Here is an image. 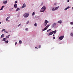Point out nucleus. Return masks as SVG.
<instances>
[{
	"label": "nucleus",
	"instance_id": "nucleus-1",
	"mask_svg": "<svg viewBox=\"0 0 73 73\" xmlns=\"http://www.w3.org/2000/svg\"><path fill=\"white\" fill-rule=\"evenodd\" d=\"M46 9V7H45L43 6L42 7V8L40 10V11L41 12H44V11L45 10V9Z\"/></svg>",
	"mask_w": 73,
	"mask_h": 73
},
{
	"label": "nucleus",
	"instance_id": "nucleus-2",
	"mask_svg": "<svg viewBox=\"0 0 73 73\" xmlns=\"http://www.w3.org/2000/svg\"><path fill=\"white\" fill-rule=\"evenodd\" d=\"M50 26V25H48L46 26V27L42 29V31H46L47 29V28H49V27Z\"/></svg>",
	"mask_w": 73,
	"mask_h": 73
},
{
	"label": "nucleus",
	"instance_id": "nucleus-3",
	"mask_svg": "<svg viewBox=\"0 0 73 73\" xmlns=\"http://www.w3.org/2000/svg\"><path fill=\"white\" fill-rule=\"evenodd\" d=\"M29 14L28 13H26L23 15V16L24 17L27 18V17L29 16Z\"/></svg>",
	"mask_w": 73,
	"mask_h": 73
},
{
	"label": "nucleus",
	"instance_id": "nucleus-4",
	"mask_svg": "<svg viewBox=\"0 0 73 73\" xmlns=\"http://www.w3.org/2000/svg\"><path fill=\"white\" fill-rule=\"evenodd\" d=\"M48 23H49V21H48L47 20H46L44 22V26H46V25H47Z\"/></svg>",
	"mask_w": 73,
	"mask_h": 73
},
{
	"label": "nucleus",
	"instance_id": "nucleus-5",
	"mask_svg": "<svg viewBox=\"0 0 73 73\" xmlns=\"http://www.w3.org/2000/svg\"><path fill=\"white\" fill-rule=\"evenodd\" d=\"M64 36H61L59 37V38L60 40H62L64 38Z\"/></svg>",
	"mask_w": 73,
	"mask_h": 73
},
{
	"label": "nucleus",
	"instance_id": "nucleus-6",
	"mask_svg": "<svg viewBox=\"0 0 73 73\" xmlns=\"http://www.w3.org/2000/svg\"><path fill=\"white\" fill-rule=\"evenodd\" d=\"M53 34V31H52V32L49 33L48 35V36H49L50 35H52Z\"/></svg>",
	"mask_w": 73,
	"mask_h": 73
},
{
	"label": "nucleus",
	"instance_id": "nucleus-7",
	"mask_svg": "<svg viewBox=\"0 0 73 73\" xmlns=\"http://www.w3.org/2000/svg\"><path fill=\"white\" fill-rule=\"evenodd\" d=\"M25 7H26V4L25 3H24L23 6L22 7V8H24Z\"/></svg>",
	"mask_w": 73,
	"mask_h": 73
},
{
	"label": "nucleus",
	"instance_id": "nucleus-8",
	"mask_svg": "<svg viewBox=\"0 0 73 73\" xmlns=\"http://www.w3.org/2000/svg\"><path fill=\"white\" fill-rule=\"evenodd\" d=\"M14 7L15 8H17V4H15L14 5Z\"/></svg>",
	"mask_w": 73,
	"mask_h": 73
},
{
	"label": "nucleus",
	"instance_id": "nucleus-9",
	"mask_svg": "<svg viewBox=\"0 0 73 73\" xmlns=\"http://www.w3.org/2000/svg\"><path fill=\"white\" fill-rule=\"evenodd\" d=\"M4 36H5L4 34H2L1 37V38H3V37H4Z\"/></svg>",
	"mask_w": 73,
	"mask_h": 73
},
{
	"label": "nucleus",
	"instance_id": "nucleus-10",
	"mask_svg": "<svg viewBox=\"0 0 73 73\" xmlns=\"http://www.w3.org/2000/svg\"><path fill=\"white\" fill-rule=\"evenodd\" d=\"M58 23H59V24H61V23H62V21L60 20V21H58Z\"/></svg>",
	"mask_w": 73,
	"mask_h": 73
},
{
	"label": "nucleus",
	"instance_id": "nucleus-11",
	"mask_svg": "<svg viewBox=\"0 0 73 73\" xmlns=\"http://www.w3.org/2000/svg\"><path fill=\"white\" fill-rule=\"evenodd\" d=\"M58 8H59V6L56 7L55 8V11L57 10Z\"/></svg>",
	"mask_w": 73,
	"mask_h": 73
},
{
	"label": "nucleus",
	"instance_id": "nucleus-12",
	"mask_svg": "<svg viewBox=\"0 0 73 73\" xmlns=\"http://www.w3.org/2000/svg\"><path fill=\"white\" fill-rule=\"evenodd\" d=\"M7 3V1H3V4H6Z\"/></svg>",
	"mask_w": 73,
	"mask_h": 73
},
{
	"label": "nucleus",
	"instance_id": "nucleus-13",
	"mask_svg": "<svg viewBox=\"0 0 73 73\" xmlns=\"http://www.w3.org/2000/svg\"><path fill=\"white\" fill-rule=\"evenodd\" d=\"M69 8H70V7L68 6L67 7H66L65 9L64 10H67V9H69Z\"/></svg>",
	"mask_w": 73,
	"mask_h": 73
},
{
	"label": "nucleus",
	"instance_id": "nucleus-14",
	"mask_svg": "<svg viewBox=\"0 0 73 73\" xmlns=\"http://www.w3.org/2000/svg\"><path fill=\"white\" fill-rule=\"evenodd\" d=\"M20 9L19 8H18L16 10V12H17V11H19L20 10Z\"/></svg>",
	"mask_w": 73,
	"mask_h": 73
},
{
	"label": "nucleus",
	"instance_id": "nucleus-15",
	"mask_svg": "<svg viewBox=\"0 0 73 73\" xmlns=\"http://www.w3.org/2000/svg\"><path fill=\"white\" fill-rule=\"evenodd\" d=\"M2 41H6V38H3L2 39Z\"/></svg>",
	"mask_w": 73,
	"mask_h": 73
},
{
	"label": "nucleus",
	"instance_id": "nucleus-16",
	"mask_svg": "<svg viewBox=\"0 0 73 73\" xmlns=\"http://www.w3.org/2000/svg\"><path fill=\"white\" fill-rule=\"evenodd\" d=\"M19 42L20 44H22V41L21 40H19Z\"/></svg>",
	"mask_w": 73,
	"mask_h": 73
},
{
	"label": "nucleus",
	"instance_id": "nucleus-17",
	"mask_svg": "<svg viewBox=\"0 0 73 73\" xmlns=\"http://www.w3.org/2000/svg\"><path fill=\"white\" fill-rule=\"evenodd\" d=\"M4 7H5L4 6H2L0 10H2L3 9V8H4Z\"/></svg>",
	"mask_w": 73,
	"mask_h": 73
},
{
	"label": "nucleus",
	"instance_id": "nucleus-18",
	"mask_svg": "<svg viewBox=\"0 0 73 73\" xmlns=\"http://www.w3.org/2000/svg\"><path fill=\"white\" fill-rule=\"evenodd\" d=\"M10 18V17H7V18H6V21H8V19H9Z\"/></svg>",
	"mask_w": 73,
	"mask_h": 73
},
{
	"label": "nucleus",
	"instance_id": "nucleus-19",
	"mask_svg": "<svg viewBox=\"0 0 73 73\" xmlns=\"http://www.w3.org/2000/svg\"><path fill=\"white\" fill-rule=\"evenodd\" d=\"M35 15V12H33L32 14V16H34Z\"/></svg>",
	"mask_w": 73,
	"mask_h": 73
},
{
	"label": "nucleus",
	"instance_id": "nucleus-20",
	"mask_svg": "<svg viewBox=\"0 0 73 73\" xmlns=\"http://www.w3.org/2000/svg\"><path fill=\"white\" fill-rule=\"evenodd\" d=\"M8 42H9L8 40H7L6 41H5V42L6 44H7V43H8Z\"/></svg>",
	"mask_w": 73,
	"mask_h": 73
},
{
	"label": "nucleus",
	"instance_id": "nucleus-21",
	"mask_svg": "<svg viewBox=\"0 0 73 73\" xmlns=\"http://www.w3.org/2000/svg\"><path fill=\"white\" fill-rule=\"evenodd\" d=\"M34 26L35 27H37V24L36 23H35L34 24Z\"/></svg>",
	"mask_w": 73,
	"mask_h": 73
},
{
	"label": "nucleus",
	"instance_id": "nucleus-22",
	"mask_svg": "<svg viewBox=\"0 0 73 73\" xmlns=\"http://www.w3.org/2000/svg\"><path fill=\"white\" fill-rule=\"evenodd\" d=\"M56 32L57 31H56V30H55L54 31H53V32L54 33V34H55V33H56Z\"/></svg>",
	"mask_w": 73,
	"mask_h": 73
},
{
	"label": "nucleus",
	"instance_id": "nucleus-23",
	"mask_svg": "<svg viewBox=\"0 0 73 73\" xmlns=\"http://www.w3.org/2000/svg\"><path fill=\"white\" fill-rule=\"evenodd\" d=\"M52 11H56V10H55V9L53 8L52 9Z\"/></svg>",
	"mask_w": 73,
	"mask_h": 73
},
{
	"label": "nucleus",
	"instance_id": "nucleus-24",
	"mask_svg": "<svg viewBox=\"0 0 73 73\" xmlns=\"http://www.w3.org/2000/svg\"><path fill=\"white\" fill-rule=\"evenodd\" d=\"M29 23V21H28L26 23V24H28Z\"/></svg>",
	"mask_w": 73,
	"mask_h": 73
},
{
	"label": "nucleus",
	"instance_id": "nucleus-25",
	"mask_svg": "<svg viewBox=\"0 0 73 73\" xmlns=\"http://www.w3.org/2000/svg\"><path fill=\"white\" fill-rule=\"evenodd\" d=\"M54 26L53 24L52 25L51 27L52 28H54Z\"/></svg>",
	"mask_w": 73,
	"mask_h": 73
},
{
	"label": "nucleus",
	"instance_id": "nucleus-26",
	"mask_svg": "<svg viewBox=\"0 0 73 73\" xmlns=\"http://www.w3.org/2000/svg\"><path fill=\"white\" fill-rule=\"evenodd\" d=\"M25 29L26 31H28V28Z\"/></svg>",
	"mask_w": 73,
	"mask_h": 73
},
{
	"label": "nucleus",
	"instance_id": "nucleus-27",
	"mask_svg": "<svg viewBox=\"0 0 73 73\" xmlns=\"http://www.w3.org/2000/svg\"><path fill=\"white\" fill-rule=\"evenodd\" d=\"M21 23L18 26V27H20V26H21Z\"/></svg>",
	"mask_w": 73,
	"mask_h": 73
},
{
	"label": "nucleus",
	"instance_id": "nucleus-28",
	"mask_svg": "<svg viewBox=\"0 0 73 73\" xmlns=\"http://www.w3.org/2000/svg\"><path fill=\"white\" fill-rule=\"evenodd\" d=\"M5 31V29H3L2 30L1 32H4V31Z\"/></svg>",
	"mask_w": 73,
	"mask_h": 73
},
{
	"label": "nucleus",
	"instance_id": "nucleus-29",
	"mask_svg": "<svg viewBox=\"0 0 73 73\" xmlns=\"http://www.w3.org/2000/svg\"><path fill=\"white\" fill-rule=\"evenodd\" d=\"M70 36H73V33H71L70 34Z\"/></svg>",
	"mask_w": 73,
	"mask_h": 73
},
{
	"label": "nucleus",
	"instance_id": "nucleus-30",
	"mask_svg": "<svg viewBox=\"0 0 73 73\" xmlns=\"http://www.w3.org/2000/svg\"><path fill=\"white\" fill-rule=\"evenodd\" d=\"M70 24L71 25H73V22H71L70 23Z\"/></svg>",
	"mask_w": 73,
	"mask_h": 73
},
{
	"label": "nucleus",
	"instance_id": "nucleus-31",
	"mask_svg": "<svg viewBox=\"0 0 73 73\" xmlns=\"http://www.w3.org/2000/svg\"><path fill=\"white\" fill-rule=\"evenodd\" d=\"M5 33H8V32L6 31L5 30L4 31Z\"/></svg>",
	"mask_w": 73,
	"mask_h": 73
},
{
	"label": "nucleus",
	"instance_id": "nucleus-32",
	"mask_svg": "<svg viewBox=\"0 0 73 73\" xmlns=\"http://www.w3.org/2000/svg\"><path fill=\"white\" fill-rule=\"evenodd\" d=\"M50 30H51V29H49L47 31V32H49V31H50Z\"/></svg>",
	"mask_w": 73,
	"mask_h": 73
},
{
	"label": "nucleus",
	"instance_id": "nucleus-33",
	"mask_svg": "<svg viewBox=\"0 0 73 73\" xmlns=\"http://www.w3.org/2000/svg\"><path fill=\"white\" fill-rule=\"evenodd\" d=\"M56 24H57V23H54L53 24V25H54V26H55V25H56Z\"/></svg>",
	"mask_w": 73,
	"mask_h": 73
},
{
	"label": "nucleus",
	"instance_id": "nucleus-34",
	"mask_svg": "<svg viewBox=\"0 0 73 73\" xmlns=\"http://www.w3.org/2000/svg\"><path fill=\"white\" fill-rule=\"evenodd\" d=\"M17 3V1H16L15 2V4H16V3Z\"/></svg>",
	"mask_w": 73,
	"mask_h": 73
},
{
	"label": "nucleus",
	"instance_id": "nucleus-35",
	"mask_svg": "<svg viewBox=\"0 0 73 73\" xmlns=\"http://www.w3.org/2000/svg\"><path fill=\"white\" fill-rule=\"evenodd\" d=\"M39 48H41V45H40L38 46Z\"/></svg>",
	"mask_w": 73,
	"mask_h": 73
},
{
	"label": "nucleus",
	"instance_id": "nucleus-36",
	"mask_svg": "<svg viewBox=\"0 0 73 73\" xmlns=\"http://www.w3.org/2000/svg\"><path fill=\"white\" fill-rule=\"evenodd\" d=\"M8 36H6V37L5 38H6V39H7V38H8Z\"/></svg>",
	"mask_w": 73,
	"mask_h": 73
},
{
	"label": "nucleus",
	"instance_id": "nucleus-37",
	"mask_svg": "<svg viewBox=\"0 0 73 73\" xmlns=\"http://www.w3.org/2000/svg\"><path fill=\"white\" fill-rule=\"evenodd\" d=\"M53 38L54 40V39H55V37L53 36Z\"/></svg>",
	"mask_w": 73,
	"mask_h": 73
},
{
	"label": "nucleus",
	"instance_id": "nucleus-38",
	"mask_svg": "<svg viewBox=\"0 0 73 73\" xmlns=\"http://www.w3.org/2000/svg\"><path fill=\"white\" fill-rule=\"evenodd\" d=\"M35 49H38V48H37V47H35Z\"/></svg>",
	"mask_w": 73,
	"mask_h": 73
},
{
	"label": "nucleus",
	"instance_id": "nucleus-39",
	"mask_svg": "<svg viewBox=\"0 0 73 73\" xmlns=\"http://www.w3.org/2000/svg\"><path fill=\"white\" fill-rule=\"evenodd\" d=\"M16 44H17V42H15V45H16Z\"/></svg>",
	"mask_w": 73,
	"mask_h": 73
},
{
	"label": "nucleus",
	"instance_id": "nucleus-40",
	"mask_svg": "<svg viewBox=\"0 0 73 73\" xmlns=\"http://www.w3.org/2000/svg\"><path fill=\"white\" fill-rule=\"evenodd\" d=\"M42 3H41V5H42Z\"/></svg>",
	"mask_w": 73,
	"mask_h": 73
},
{
	"label": "nucleus",
	"instance_id": "nucleus-41",
	"mask_svg": "<svg viewBox=\"0 0 73 73\" xmlns=\"http://www.w3.org/2000/svg\"><path fill=\"white\" fill-rule=\"evenodd\" d=\"M67 2H69V0H68Z\"/></svg>",
	"mask_w": 73,
	"mask_h": 73
},
{
	"label": "nucleus",
	"instance_id": "nucleus-42",
	"mask_svg": "<svg viewBox=\"0 0 73 73\" xmlns=\"http://www.w3.org/2000/svg\"><path fill=\"white\" fill-rule=\"evenodd\" d=\"M56 3H54V5H56Z\"/></svg>",
	"mask_w": 73,
	"mask_h": 73
},
{
	"label": "nucleus",
	"instance_id": "nucleus-43",
	"mask_svg": "<svg viewBox=\"0 0 73 73\" xmlns=\"http://www.w3.org/2000/svg\"><path fill=\"white\" fill-rule=\"evenodd\" d=\"M11 36V35H9L8 36L9 37V36Z\"/></svg>",
	"mask_w": 73,
	"mask_h": 73
},
{
	"label": "nucleus",
	"instance_id": "nucleus-44",
	"mask_svg": "<svg viewBox=\"0 0 73 73\" xmlns=\"http://www.w3.org/2000/svg\"><path fill=\"white\" fill-rule=\"evenodd\" d=\"M72 10H73V7L72 8Z\"/></svg>",
	"mask_w": 73,
	"mask_h": 73
},
{
	"label": "nucleus",
	"instance_id": "nucleus-45",
	"mask_svg": "<svg viewBox=\"0 0 73 73\" xmlns=\"http://www.w3.org/2000/svg\"><path fill=\"white\" fill-rule=\"evenodd\" d=\"M54 36V35H53V36Z\"/></svg>",
	"mask_w": 73,
	"mask_h": 73
},
{
	"label": "nucleus",
	"instance_id": "nucleus-46",
	"mask_svg": "<svg viewBox=\"0 0 73 73\" xmlns=\"http://www.w3.org/2000/svg\"><path fill=\"white\" fill-rule=\"evenodd\" d=\"M1 24V22H0V24Z\"/></svg>",
	"mask_w": 73,
	"mask_h": 73
},
{
	"label": "nucleus",
	"instance_id": "nucleus-47",
	"mask_svg": "<svg viewBox=\"0 0 73 73\" xmlns=\"http://www.w3.org/2000/svg\"><path fill=\"white\" fill-rule=\"evenodd\" d=\"M8 37L9 38V36H8Z\"/></svg>",
	"mask_w": 73,
	"mask_h": 73
},
{
	"label": "nucleus",
	"instance_id": "nucleus-48",
	"mask_svg": "<svg viewBox=\"0 0 73 73\" xmlns=\"http://www.w3.org/2000/svg\"><path fill=\"white\" fill-rule=\"evenodd\" d=\"M73 29V27H72V29Z\"/></svg>",
	"mask_w": 73,
	"mask_h": 73
},
{
	"label": "nucleus",
	"instance_id": "nucleus-49",
	"mask_svg": "<svg viewBox=\"0 0 73 73\" xmlns=\"http://www.w3.org/2000/svg\"><path fill=\"white\" fill-rule=\"evenodd\" d=\"M12 9H13V8H12Z\"/></svg>",
	"mask_w": 73,
	"mask_h": 73
}]
</instances>
